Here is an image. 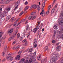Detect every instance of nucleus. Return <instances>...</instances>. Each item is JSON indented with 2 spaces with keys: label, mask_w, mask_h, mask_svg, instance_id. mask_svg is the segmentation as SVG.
<instances>
[{
  "label": "nucleus",
  "mask_w": 63,
  "mask_h": 63,
  "mask_svg": "<svg viewBox=\"0 0 63 63\" xmlns=\"http://www.w3.org/2000/svg\"><path fill=\"white\" fill-rule=\"evenodd\" d=\"M7 46H5L4 48V49H7Z\"/></svg>",
  "instance_id": "nucleus-49"
},
{
  "label": "nucleus",
  "mask_w": 63,
  "mask_h": 63,
  "mask_svg": "<svg viewBox=\"0 0 63 63\" xmlns=\"http://www.w3.org/2000/svg\"><path fill=\"white\" fill-rule=\"evenodd\" d=\"M21 23V22H20L19 23H16L15 24H14L13 25V26H18L20 23Z\"/></svg>",
  "instance_id": "nucleus-5"
},
{
  "label": "nucleus",
  "mask_w": 63,
  "mask_h": 63,
  "mask_svg": "<svg viewBox=\"0 0 63 63\" xmlns=\"http://www.w3.org/2000/svg\"><path fill=\"white\" fill-rule=\"evenodd\" d=\"M32 59H31L29 60L28 63H31L32 62Z\"/></svg>",
  "instance_id": "nucleus-25"
},
{
  "label": "nucleus",
  "mask_w": 63,
  "mask_h": 63,
  "mask_svg": "<svg viewBox=\"0 0 63 63\" xmlns=\"http://www.w3.org/2000/svg\"><path fill=\"white\" fill-rule=\"evenodd\" d=\"M21 51H19L18 53V54H19V55H20L21 54Z\"/></svg>",
  "instance_id": "nucleus-42"
},
{
  "label": "nucleus",
  "mask_w": 63,
  "mask_h": 63,
  "mask_svg": "<svg viewBox=\"0 0 63 63\" xmlns=\"http://www.w3.org/2000/svg\"><path fill=\"white\" fill-rule=\"evenodd\" d=\"M49 14V11H47L46 12V14H47V15H48Z\"/></svg>",
  "instance_id": "nucleus-37"
},
{
  "label": "nucleus",
  "mask_w": 63,
  "mask_h": 63,
  "mask_svg": "<svg viewBox=\"0 0 63 63\" xmlns=\"http://www.w3.org/2000/svg\"><path fill=\"white\" fill-rule=\"evenodd\" d=\"M28 4V2L27 1H26L25 3V5H27Z\"/></svg>",
  "instance_id": "nucleus-39"
},
{
  "label": "nucleus",
  "mask_w": 63,
  "mask_h": 63,
  "mask_svg": "<svg viewBox=\"0 0 63 63\" xmlns=\"http://www.w3.org/2000/svg\"><path fill=\"white\" fill-rule=\"evenodd\" d=\"M28 42L27 41L25 44H24L23 45V46L24 47H25V46H26L27 45H28Z\"/></svg>",
  "instance_id": "nucleus-9"
},
{
  "label": "nucleus",
  "mask_w": 63,
  "mask_h": 63,
  "mask_svg": "<svg viewBox=\"0 0 63 63\" xmlns=\"http://www.w3.org/2000/svg\"><path fill=\"white\" fill-rule=\"evenodd\" d=\"M20 58V56L17 55L16 56V59H18L19 60Z\"/></svg>",
  "instance_id": "nucleus-10"
},
{
  "label": "nucleus",
  "mask_w": 63,
  "mask_h": 63,
  "mask_svg": "<svg viewBox=\"0 0 63 63\" xmlns=\"http://www.w3.org/2000/svg\"><path fill=\"white\" fill-rule=\"evenodd\" d=\"M42 5L43 7H44V8L45 6L46 5V3H45V2L43 3Z\"/></svg>",
  "instance_id": "nucleus-30"
},
{
  "label": "nucleus",
  "mask_w": 63,
  "mask_h": 63,
  "mask_svg": "<svg viewBox=\"0 0 63 63\" xmlns=\"http://www.w3.org/2000/svg\"><path fill=\"white\" fill-rule=\"evenodd\" d=\"M15 43H16V41H15V40H14V42H13V45H14L15 44Z\"/></svg>",
  "instance_id": "nucleus-52"
},
{
  "label": "nucleus",
  "mask_w": 63,
  "mask_h": 63,
  "mask_svg": "<svg viewBox=\"0 0 63 63\" xmlns=\"http://www.w3.org/2000/svg\"><path fill=\"white\" fill-rule=\"evenodd\" d=\"M10 56L9 57L7 56L6 57V59L7 60H10Z\"/></svg>",
  "instance_id": "nucleus-27"
},
{
  "label": "nucleus",
  "mask_w": 63,
  "mask_h": 63,
  "mask_svg": "<svg viewBox=\"0 0 63 63\" xmlns=\"http://www.w3.org/2000/svg\"><path fill=\"white\" fill-rule=\"evenodd\" d=\"M54 9H52V12H51V14H53V13H54Z\"/></svg>",
  "instance_id": "nucleus-19"
},
{
  "label": "nucleus",
  "mask_w": 63,
  "mask_h": 63,
  "mask_svg": "<svg viewBox=\"0 0 63 63\" xmlns=\"http://www.w3.org/2000/svg\"><path fill=\"white\" fill-rule=\"evenodd\" d=\"M25 59H22L21 60V62H24V61L25 60Z\"/></svg>",
  "instance_id": "nucleus-32"
},
{
  "label": "nucleus",
  "mask_w": 63,
  "mask_h": 63,
  "mask_svg": "<svg viewBox=\"0 0 63 63\" xmlns=\"http://www.w3.org/2000/svg\"><path fill=\"white\" fill-rule=\"evenodd\" d=\"M36 44L37 42H33V45L35 47H36L37 46H38V45H37V44Z\"/></svg>",
  "instance_id": "nucleus-7"
},
{
  "label": "nucleus",
  "mask_w": 63,
  "mask_h": 63,
  "mask_svg": "<svg viewBox=\"0 0 63 63\" xmlns=\"http://www.w3.org/2000/svg\"><path fill=\"white\" fill-rule=\"evenodd\" d=\"M14 31L13 28H12L10 29V30L8 31V34H10L12 33V32Z\"/></svg>",
  "instance_id": "nucleus-3"
},
{
  "label": "nucleus",
  "mask_w": 63,
  "mask_h": 63,
  "mask_svg": "<svg viewBox=\"0 0 63 63\" xmlns=\"http://www.w3.org/2000/svg\"><path fill=\"white\" fill-rule=\"evenodd\" d=\"M34 9H36V8H37L38 10V11H39L40 10V6L39 5H34Z\"/></svg>",
  "instance_id": "nucleus-2"
},
{
  "label": "nucleus",
  "mask_w": 63,
  "mask_h": 63,
  "mask_svg": "<svg viewBox=\"0 0 63 63\" xmlns=\"http://www.w3.org/2000/svg\"><path fill=\"white\" fill-rule=\"evenodd\" d=\"M1 43H2V42L1 41H0V47H1Z\"/></svg>",
  "instance_id": "nucleus-56"
},
{
  "label": "nucleus",
  "mask_w": 63,
  "mask_h": 63,
  "mask_svg": "<svg viewBox=\"0 0 63 63\" xmlns=\"http://www.w3.org/2000/svg\"><path fill=\"white\" fill-rule=\"evenodd\" d=\"M36 13V11H34L32 13V15H34Z\"/></svg>",
  "instance_id": "nucleus-17"
},
{
  "label": "nucleus",
  "mask_w": 63,
  "mask_h": 63,
  "mask_svg": "<svg viewBox=\"0 0 63 63\" xmlns=\"http://www.w3.org/2000/svg\"><path fill=\"white\" fill-rule=\"evenodd\" d=\"M11 9V8L10 7L8 8H6V10L7 12H8L9 11H10V9Z\"/></svg>",
  "instance_id": "nucleus-24"
},
{
  "label": "nucleus",
  "mask_w": 63,
  "mask_h": 63,
  "mask_svg": "<svg viewBox=\"0 0 63 63\" xmlns=\"http://www.w3.org/2000/svg\"><path fill=\"white\" fill-rule=\"evenodd\" d=\"M19 47H20V46L18 45L16 47V49H18V48Z\"/></svg>",
  "instance_id": "nucleus-29"
},
{
  "label": "nucleus",
  "mask_w": 63,
  "mask_h": 63,
  "mask_svg": "<svg viewBox=\"0 0 63 63\" xmlns=\"http://www.w3.org/2000/svg\"><path fill=\"white\" fill-rule=\"evenodd\" d=\"M12 40V37H10V38H9V41H11V40Z\"/></svg>",
  "instance_id": "nucleus-45"
},
{
  "label": "nucleus",
  "mask_w": 63,
  "mask_h": 63,
  "mask_svg": "<svg viewBox=\"0 0 63 63\" xmlns=\"http://www.w3.org/2000/svg\"><path fill=\"white\" fill-rule=\"evenodd\" d=\"M0 10L2 11V8H0Z\"/></svg>",
  "instance_id": "nucleus-59"
},
{
  "label": "nucleus",
  "mask_w": 63,
  "mask_h": 63,
  "mask_svg": "<svg viewBox=\"0 0 63 63\" xmlns=\"http://www.w3.org/2000/svg\"><path fill=\"white\" fill-rule=\"evenodd\" d=\"M28 28H29V25H26V30H28Z\"/></svg>",
  "instance_id": "nucleus-18"
},
{
  "label": "nucleus",
  "mask_w": 63,
  "mask_h": 63,
  "mask_svg": "<svg viewBox=\"0 0 63 63\" xmlns=\"http://www.w3.org/2000/svg\"><path fill=\"white\" fill-rule=\"evenodd\" d=\"M34 5H32L30 8V10L31 11H32V10L33 9V8H34Z\"/></svg>",
  "instance_id": "nucleus-8"
},
{
  "label": "nucleus",
  "mask_w": 63,
  "mask_h": 63,
  "mask_svg": "<svg viewBox=\"0 0 63 63\" xmlns=\"http://www.w3.org/2000/svg\"><path fill=\"white\" fill-rule=\"evenodd\" d=\"M59 24L60 25H62V26L63 25V20H62L60 21Z\"/></svg>",
  "instance_id": "nucleus-6"
},
{
  "label": "nucleus",
  "mask_w": 63,
  "mask_h": 63,
  "mask_svg": "<svg viewBox=\"0 0 63 63\" xmlns=\"http://www.w3.org/2000/svg\"><path fill=\"white\" fill-rule=\"evenodd\" d=\"M54 27H55L56 28H57V26H56V25H54Z\"/></svg>",
  "instance_id": "nucleus-60"
},
{
  "label": "nucleus",
  "mask_w": 63,
  "mask_h": 63,
  "mask_svg": "<svg viewBox=\"0 0 63 63\" xmlns=\"http://www.w3.org/2000/svg\"><path fill=\"white\" fill-rule=\"evenodd\" d=\"M28 23V21H27L26 22L25 24H26V23Z\"/></svg>",
  "instance_id": "nucleus-62"
},
{
  "label": "nucleus",
  "mask_w": 63,
  "mask_h": 63,
  "mask_svg": "<svg viewBox=\"0 0 63 63\" xmlns=\"http://www.w3.org/2000/svg\"><path fill=\"white\" fill-rule=\"evenodd\" d=\"M16 19L15 17H13L11 18V20L12 21H14L16 20Z\"/></svg>",
  "instance_id": "nucleus-11"
},
{
  "label": "nucleus",
  "mask_w": 63,
  "mask_h": 63,
  "mask_svg": "<svg viewBox=\"0 0 63 63\" xmlns=\"http://www.w3.org/2000/svg\"><path fill=\"white\" fill-rule=\"evenodd\" d=\"M3 33V32H1L0 33V38H1L2 36V35Z\"/></svg>",
  "instance_id": "nucleus-23"
},
{
  "label": "nucleus",
  "mask_w": 63,
  "mask_h": 63,
  "mask_svg": "<svg viewBox=\"0 0 63 63\" xmlns=\"http://www.w3.org/2000/svg\"><path fill=\"white\" fill-rule=\"evenodd\" d=\"M42 12H44V10L43 8H42Z\"/></svg>",
  "instance_id": "nucleus-54"
},
{
  "label": "nucleus",
  "mask_w": 63,
  "mask_h": 63,
  "mask_svg": "<svg viewBox=\"0 0 63 63\" xmlns=\"http://www.w3.org/2000/svg\"><path fill=\"white\" fill-rule=\"evenodd\" d=\"M58 45H59V43H57L56 45L57 46H58Z\"/></svg>",
  "instance_id": "nucleus-63"
},
{
  "label": "nucleus",
  "mask_w": 63,
  "mask_h": 63,
  "mask_svg": "<svg viewBox=\"0 0 63 63\" xmlns=\"http://www.w3.org/2000/svg\"><path fill=\"white\" fill-rule=\"evenodd\" d=\"M2 55L3 56H4V55H5V53L4 52H3L2 53Z\"/></svg>",
  "instance_id": "nucleus-46"
},
{
  "label": "nucleus",
  "mask_w": 63,
  "mask_h": 63,
  "mask_svg": "<svg viewBox=\"0 0 63 63\" xmlns=\"http://www.w3.org/2000/svg\"><path fill=\"white\" fill-rule=\"evenodd\" d=\"M57 5H56L55 6V8H56V7H57Z\"/></svg>",
  "instance_id": "nucleus-61"
},
{
  "label": "nucleus",
  "mask_w": 63,
  "mask_h": 63,
  "mask_svg": "<svg viewBox=\"0 0 63 63\" xmlns=\"http://www.w3.org/2000/svg\"><path fill=\"white\" fill-rule=\"evenodd\" d=\"M17 38H19L20 37V34L19 33H18L17 35Z\"/></svg>",
  "instance_id": "nucleus-34"
},
{
  "label": "nucleus",
  "mask_w": 63,
  "mask_h": 63,
  "mask_svg": "<svg viewBox=\"0 0 63 63\" xmlns=\"http://www.w3.org/2000/svg\"><path fill=\"white\" fill-rule=\"evenodd\" d=\"M2 3L3 4L4 3V2H5L4 0H2Z\"/></svg>",
  "instance_id": "nucleus-47"
},
{
  "label": "nucleus",
  "mask_w": 63,
  "mask_h": 63,
  "mask_svg": "<svg viewBox=\"0 0 63 63\" xmlns=\"http://www.w3.org/2000/svg\"><path fill=\"white\" fill-rule=\"evenodd\" d=\"M19 1H18L16 3V4L15 5V6H16V5H17V4L18 3H19Z\"/></svg>",
  "instance_id": "nucleus-40"
},
{
  "label": "nucleus",
  "mask_w": 63,
  "mask_h": 63,
  "mask_svg": "<svg viewBox=\"0 0 63 63\" xmlns=\"http://www.w3.org/2000/svg\"><path fill=\"white\" fill-rule=\"evenodd\" d=\"M22 20H23V22H24V21H26V20L25 19H24Z\"/></svg>",
  "instance_id": "nucleus-57"
},
{
  "label": "nucleus",
  "mask_w": 63,
  "mask_h": 63,
  "mask_svg": "<svg viewBox=\"0 0 63 63\" xmlns=\"http://www.w3.org/2000/svg\"><path fill=\"white\" fill-rule=\"evenodd\" d=\"M42 31H44V29H43L42 30Z\"/></svg>",
  "instance_id": "nucleus-64"
},
{
  "label": "nucleus",
  "mask_w": 63,
  "mask_h": 63,
  "mask_svg": "<svg viewBox=\"0 0 63 63\" xmlns=\"http://www.w3.org/2000/svg\"><path fill=\"white\" fill-rule=\"evenodd\" d=\"M29 35H30V34H29V33H28L27 34V37H28Z\"/></svg>",
  "instance_id": "nucleus-53"
},
{
  "label": "nucleus",
  "mask_w": 63,
  "mask_h": 63,
  "mask_svg": "<svg viewBox=\"0 0 63 63\" xmlns=\"http://www.w3.org/2000/svg\"><path fill=\"white\" fill-rule=\"evenodd\" d=\"M40 22H38L37 23V24L36 25V28L37 29H38L39 28V27H40V26H39V24H40Z\"/></svg>",
  "instance_id": "nucleus-4"
},
{
  "label": "nucleus",
  "mask_w": 63,
  "mask_h": 63,
  "mask_svg": "<svg viewBox=\"0 0 63 63\" xmlns=\"http://www.w3.org/2000/svg\"><path fill=\"white\" fill-rule=\"evenodd\" d=\"M36 17V16H33L32 17V20H34V19H35Z\"/></svg>",
  "instance_id": "nucleus-22"
},
{
  "label": "nucleus",
  "mask_w": 63,
  "mask_h": 63,
  "mask_svg": "<svg viewBox=\"0 0 63 63\" xmlns=\"http://www.w3.org/2000/svg\"><path fill=\"white\" fill-rule=\"evenodd\" d=\"M28 60L26 61L25 62V63H28Z\"/></svg>",
  "instance_id": "nucleus-50"
},
{
  "label": "nucleus",
  "mask_w": 63,
  "mask_h": 63,
  "mask_svg": "<svg viewBox=\"0 0 63 63\" xmlns=\"http://www.w3.org/2000/svg\"><path fill=\"white\" fill-rule=\"evenodd\" d=\"M16 32L15 33V35H16V34H17V33L18 32V31L17 30H16V31H15Z\"/></svg>",
  "instance_id": "nucleus-38"
},
{
  "label": "nucleus",
  "mask_w": 63,
  "mask_h": 63,
  "mask_svg": "<svg viewBox=\"0 0 63 63\" xmlns=\"http://www.w3.org/2000/svg\"><path fill=\"white\" fill-rule=\"evenodd\" d=\"M13 58L12 57V56H10V59H9V60H11V61H12V60H13Z\"/></svg>",
  "instance_id": "nucleus-33"
},
{
  "label": "nucleus",
  "mask_w": 63,
  "mask_h": 63,
  "mask_svg": "<svg viewBox=\"0 0 63 63\" xmlns=\"http://www.w3.org/2000/svg\"><path fill=\"white\" fill-rule=\"evenodd\" d=\"M27 42V40L26 39H24L22 41V43H26Z\"/></svg>",
  "instance_id": "nucleus-28"
},
{
  "label": "nucleus",
  "mask_w": 63,
  "mask_h": 63,
  "mask_svg": "<svg viewBox=\"0 0 63 63\" xmlns=\"http://www.w3.org/2000/svg\"><path fill=\"white\" fill-rule=\"evenodd\" d=\"M36 52H34V55H36Z\"/></svg>",
  "instance_id": "nucleus-58"
},
{
  "label": "nucleus",
  "mask_w": 63,
  "mask_h": 63,
  "mask_svg": "<svg viewBox=\"0 0 63 63\" xmlns=\"http://www.w3.org/2000/svg\"><path fill=\"white\" fill-rule=\"evenodd\" d=\"M11 18V17L10 16H8L6 18V19H7V20H9L10 19V18Z\"/></svg>",
  "instance_id": "nucleus-21"
},
{
  "label": "nucleus",
  "mask_w": 63,
  "mask_h": 63,
  "mask_svg": "<svg viewBox=\"0 0 63 63\" xmlns=\"http://www.w3.org/2000/svg\"><path fill=\"white\" fill-rule=\"evenodd\" d=\"M37 29H36V28H35L34 29H33V32L34 33H36V31H37Z\"/></svg>",
  "instance_id": "nucleus-20"
},
{
  "label": "nucleus",
  "mask_w": 63,
  "mask_h": 63,
  "mask_svg": "<svg viewBox=\"0 0 63 63\" xmlns=\"http://www.w3.org/2000/svg\"><path fill=\"white\" fill-rule=\"evenodd\" d=\"M47 49H48V47H46L45 48V51H46V50H47Z\"/></svg>",
  "instance_id": "nucleus-36"
},
{
  "label": "nucleus",
  "mask_w": 63,
  "mask_h": 63,
  "mask_svg": "<svg viewBox=\"0 0 63 63\" xmlns=\"http://www.w3.org/2000/svg\"><path fill=\"white\" fill-rule=\"evenodd\" d=\"M23 13H24V12H23V11H22L21 12L19 15V16H21L22 14H23Z\"/></svg>",
  "instance_id": "nucleus-31"
},
{
  "label": "nucleus",
  "mask_w": 63,
  "mask_h": 63,
  "mask_svg": "<svg viewBox=\"0 0 63 63\" xmlns=\"http://www.w3.org/2000/svg\"><path fill=\"white\" fill-rule=\"evenodd\" d=\"M32 51L33 49L32 48H31L29 49V52H32Z\"/></svg>",
  "instance_id": "nucleus-26"
},
{
  "label": "nucleus",
  "mask_w": 63,
  "mask_h": 63,
  "mask_svg": "<svg viewBox=\"0 0 63 63\" xmlns=\"http://www.w3.org/2000/svg\"><path fill=\"white\" fill-rule=\"evenodd\" d=\"M44 60H43L41 61V63H43L44 62Z\"/></svg>",
  "instance_id": "nucleus-51"
},
{
  "label": "nucleus",
  "mask_w": 63,
  "mask_h": 63,
  "mask_svg": "<svg viewBox=\"0 0 63 63\" xmlns=\"http://www.w3.org/2000/svg\"><path fill=\"white\" fill-rule=\"evenodd\" d=\"M41 55H40L38 56L37 59H38V60H41V59H40V58L41 57Z\"/></svg>",
  "instance_id": "nucleus-16"
},
{
  "label": "nucleus",
  "mask_w": 63,
  "mask_h": 63,
  "mask_svg": "<svg viewBox=\"0 0 63 63\" xmlns=\"http://www.w3.org/2000/svg\"><path fill=\"white\" fill-rule=\"evenodd\" d=\"M61 63H63V59H62L60 61Z\"/></svg>",
  "instance_id": "nucleus-55"
},
{
  "label": "nucleus",
  "mask_w": 63,
  "mask_h": 63,
  "mask_svg": "<svg viewBox=\"0 0 63 63\" xmlns=\"http://www.w3.org/2000/svg\"><path fill=\"white\" fill-rule=\"evenodd\" d=\"M33 42H37V40L36 39H34V40Z\"/></svg>",
  "instance_id": "nucleus-48"
},
{
  "label": "nucleus",
  "mask_w": 63,
  "mask_h": 63,
  "mask_svg": "<svg viewBox=\"0 0 63 63\" xmlns=\"http://www.w3.org/2000/svg\"><path fill=\"white\" fill-rule=\"evenodd\" d=\"M52 43H55V40H54L52 41Z\"/></svg>",
  "instance_id": "nucleus-44"
},
{
  "label": "nucleus",
  "mask_w": 63,
  "mask_h": 63,
  "mask_svg": "<svg viewBox=\"0 0 63 63\" xmlns=\"http://www.w3.org/2000/svg\"><path fill=\"white\" fill-rule=\"evenodd\" d=\"M29 19H32V16H30L29 17Z\"/></svg>",
  "instance_id": "nucleus-43"
},
{
  "label": "nucleus",
  "mask_w": 63,
  "mask_h": 63,
  "mask_svg": "<svg viewBox=\"0 0 63 63\" xmlns=\"http://www.w3.org/2000/svg\"><path fill=\"white\" fill-rule=\"evenodd\" d=\"M59 55H57L56 56H54L52 58V63H56V61L58 57H59Z\"/></svg>",
  "instance_id": "nucleus-1"
},
{
  "label": "nucleus",
  "mask_w": 63,
  "mask_h": 63,
  "mask_svg": "<svg viewBox=\"0 0 63 63\" xmlns=\"http://www.w3.org/2000/svg\"><path fill=\"white\" fill-rule=\"evenodd\" d=\"M29 6H26L25 8V11H26L28 8H29Z\"/></svg>",
  "instance_id": "nucleus-13"
},
{
  "label": "nucleus",
  "mask_w": 63,
  "mask_h": 63,
  "mask_svg": "<svg viewBox=\"0 0 63 63\" xmlns=\"http://www.w3.org/2000/svg\"><path fill=\"white\" fill-rule=\"evenodd\" d=\"M51 5H49L48 6V10H50V8H51Z\"/></svg>",
  "instance_id": "nucleus-35"
},
{
  "label": "nucleus",
  "mask_w": 63,
  "mask_h": 63,
  "mask_svg": "<svg viewBox=\"0 0 63 63\" xmlns=\"http://www.w3.org/2000/svg\"><path fill=\"white\" fill-rule=\"evenodd\" d=\"M59 48H60V47L59 46H58L56 48V49H58Z\"/></svg>",
  "instance_id": "nucleus-41"
},
{
  "label": "nucleus",
  "mask_w": 63,
  "mask_h": 63,
  "mask_svg": "<svg viewBox=\"0 0 63 63\" xmlns=\"http://www.w3.org/2000/svg\"><path fill=\"white\" fill-rule=\"evenodd\" d=\"M18 5H17L15 7L14 9V11H15V10H16L17 9V8H18Z\"/></svg>",
  "instance_id": "nucleus-15"
},
{
  "label": "nucleus",
  "mask_w": 63,
  "mask_h": 63,
  "mask_svg": "<svg viewBox=\"0 0 63 63\" xmlns=\"http://www.w3.org/2000/svg\"><path fill=\"white\" fill-rule=\"evenodd\" d=\"M10 0H7L6 1L4 2V4H9V3H10Z\"/></svg>",
  "instance_id": "nucleus-12"
},
{
  "label": "nucleus",
  "mask_w": 63,
  "mask_h": 63,
  "mask_svg": "<svg viewBox=\"0 0 63 63\" xmlns=\"http://www.w3.org/2000/svg\"><path fill=\"white\" fill-rule=\"evenodd\" d=\"M41 14H42V16H45V13L41 12L40 13V15H41Z\"/></svg>",
  "instance_id": "nucleus-14"
}]
</instances>
